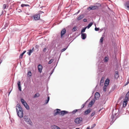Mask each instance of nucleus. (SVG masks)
<instances>
[{
	"label": "nucleus",
	"instance_id": "nucleus-48",
	"mask_svg": "<svg viewBox=\"0 0 129 129\" xmlns=\"http://www.w3.org/2000/svg\"><path fill=\"white\" fill-rule=\"evenodd\" d=\"M62 3H60L59 4V6H58V8L59 9L61 7V6H62Z\"/></svg>",
	"mask_w": 129,
	"mask_h": 129
},
{
	"label": "nucleus",
	"instance_id": "nucleus-40",
	"mask_svg": "<svg viewBox=\"0 0 129 129\" xmlns=\"http://www.w3.org/2000/svg\"><path fill=\"white\" fill-rule=\"evenodd\" d=\"M94 30L95 31H99L100 30L99 28V27H95L94 28Z\"/></svg>",
	"mask_w": 129,
	"mask_h": 129
},
{
	"label": "nucleus",
	"instance_id": "nucleus-23",
	"mask_svg": "<svg viewBox=\"0 0 129 129\" xmlns=\"http://www.w3.org/2000/svg\"><path fill=\"white\" fill-rule=\"evenodd\" d=\"M26 52V51H24L19 56V58L20 59L22 58L23 55Z\"/></svg>",
	"mask_w": 129,
	"mask_h": 129
},
{
	"label": "nucleus",
	"instance_id": "nucleus-19",
	"mask_svg": "<svg viewBox=\"0 0 129 129\" xmlns=\"http://www.w3.org/2000/svg\"><path fill=\"white\" fill-rule=\"evenodd\" d=\"M119 77V73L117 71H115V78L117 79Z\"/></svg>",
	"mask_w": 129,
	"mask_h": 129
},
{
	"label": "nucleus",
	"instance_id": "nucleus-57",
	"mask_svg": "<svg viewBox=\"0 0 129 129\" xmlns=\"http://www.w3.org/2000/svg\"><path fill=\"white\" fill-rule=\"evenodd\" d=\"M19 11H18V12L20 13V12H22V11L21 10L19 9Z\"/></svg>",
	"mask_w": 129,
	"mask_h": 129
},
{
	"label": "nucleus",
	"instance_id": "nucleus-32",
	"mask_svg": "<svg viewBox=\"0 0 129 129\" xmlns=\"http://www.w3.org/2000/svg\"><path fill=\"white\" fill-rule=\"evenodd\" d=\"M77 26H74L72 29V31H75L77 30Z\"/></svg>",
	"mask_w": 129,
	"mask_h": 129
},
{
	"label": "nucleus",
	"instance_id": "nucleus-47",
	"mask_svg": "<svg viewBox=\"0 0 129 129\" xmlns=\"http://www.w3.org/2000/svg\"><path fill=\"white\" fill-rule=\"evenodd\" d=\"M6 7V5L5 4H4L3 5V9H5Z\"/></svg>",
	"mask_w": 129,
	"mask_h": 129
},
{
	"label": "nucleus",
	"instance_id": "nucleus-28",
	"mask_svg": "<svg viewBox=\"0 0 129 129\" xmlns=\"http://www.w3.org/2000/svg\"><path fill=\"white\" fill-rule=\"evenodd\" d=\"M110 80L109 79L107 78L105 80L104 84H106L108 85L109 84Z\"/></svg>",
	"mask_w": 129,
	"mask_h": 129
},
{
	"label": "nucleus",
	"instance_id": "nucleus-13",
	"mask_svg": "<svg viewBox=\"0 0 129 129\" xmlns=\"http://www.w3.org/2000/svg\"><path fill=\"white\" fill-rule=\"evenodd\" d=\"M40 15L39 14L35 15L33 16L34 19L36 20H38L40 19Z\"/></svg>",
	"mask_w": 129,
	"mask_h": 129
},
{
	"label": "nucleus",
	"instance_id": "nucleus-55",
	"mask_svg": "<svg viewBox=\"0 0 129 129\" xmlns=\"http://www.w3.org/2000/svg\"><path fill=\"white\" fill-rule=\"evenodd\" d=\"M104 82L103 81H102V80L101 81V83H100V85L101 86H102V85H101V83H103Z\"/></svg>",
	"mask_w": 129,
	"mask_h": 129
},
{
	"label": "nucleus",
	"instance_id": "nucleus-3",
	"mask_svg": "<svg viewBox=\"0 0 129 129\" xmlns=\"http://www.w3.org/2000/svg\"><path fill=\"white\" fill-rule=\"evenodd\" d=\"M114 111V110L113 111L112 114L111 115V118L110 119V121H111L110 123V124L111 125L113 123V122H114L115 120L118 117H116V118H115L114 116H115L117 114V113H115L114 114V115H113V112Z\"/></svg>",
	"mask_w": 129,
	"mask_h": 129
},
{
	"label": "nucleus",
	"instance_id": "nucleus-8",
	"mask_svg": "<svg viewBox=\"0 0 129 129\" xmlns=\"http://www.w3.org/2000/svg\"><path fill=\"white\" fill-rule=\"evenodd\" d=\"M38 70L40 73L42 72L43 67L42 66L41 64H39L38 66Z\"/></svg>",
	"mask_w": 129,
	"mask_h": 129
},
{
	"label": "nucleus",
	"instance_id": "nucleus-5",
	"mask_svg": "<svg viewBox=\"0 0 129 129\" xmlns=\"http://www.w3.org/2000/svg\"><path fill=\"white\" fill-rule=\"evenodd\" d=\"M23 119H24V120L28 124L31 126L32 125V123L31 120L27 116H24L23 118Z\"/></svg>",
	"mask_w": 129,
	"mask_h": 129
},
{
	"label": "nucleus",
	"instance_id": "nucleus-31",
	"mask_svg": "<svg viewBox=\"0 0 129 129\" xmlns=\"http://www.w3.org/2000/svg\"><path fill=\"white\" fill-rule=\"evenodd\" d=\"M79 110V109H75L71 113L73 114H75L77 112L78 110Z\"/></svg>",
	"mask_w": 129,
	"mask_h": 129
},
{
	"label": "nucleus",
	"instance_id": "nucleus-29",
	"mask_svg": "<svg viewBox=\"0 0 129 129\" xmlns=\"http://www.w3.org/2000/svg\"><path fill=\"white\" fill-rule=\"evenodd\" d=\"M24 106L27 110H28L29 109V106L28 105L27 103H26V104L25 105H24Z\"/></svg>",
	"mask_w": 129,
	"mask_h": 129
},
{
	"label": "nucleus",
	"instance_id": "nucleus-10",
	"mask_svg": "<svg viewBox=\"0 0 129 129\" xmlns=\"http://www.w3.org/2000/svg\"><path fill=\"white\" fill-rule=\"evenodd\" d=\"M69 112L66 110H62L60 111V114L61 116H63L64 115L68 114Z\"/></svg>",
	"mask_w": 129,
	"mask_h": 129
},
{
	"label": "nucleus",
	"instance_id": "nucleus-54",
	"mask_svg": "<svg viewBox=\"0 0 129 129\" xmlns=\"http://www.w3.org/2000/svg\"><path fill=\"white\" fill-rule=\"evenodd\" d=\"M85 105L84 104H83L82 105L81 108V109H83V108H84V107Z\"/></svg>",
	"mask_w": 129,
	"mask_h": 129
},
{
	"label": "nucleus",
	"instance_id": "nucleus-44",
	"mask_svg": "<svg viewBox=\"0 0 129 129\" xmlns=\"http://www.w3.org/2000/svg\"><path fill=\"white\" fill-rule=\"evenodd\" d=\"M95 125H96V124H93L91 126V129H92V128H93L94 127H95Z\"/></svg>",
	"mask_w": 129,
	"mask_h": 129
},
{
	"label": "nucleus",
	"instance_id": "nucleus-43",
	"mask_svg": "<svg viewBox=\"0 0 129 129\" xmlns=\"http://www.w3.org/2000/svg\"><path fill=\"white\" fill-rule=\"evenodd\" d=\"M18 89L20 91H21V86H18Z\"/></svg>",
	"mask_w": 129,
	"mask_h": 129
},
{
	"label": "nucleus",
	"instance_id": "nucleus-25",
	"mask_svg": "<svg viewBox=\"0 0 129 129\" xmlns=\"http://www.w3.org/2000/svg\"><path fill=\"white\" fill-rule=\"evenodd\" d=\"M20 101L22 103L23 105H25V104H26L27 103L26 102L24 101V100L23 99H21Z\"/></svg>",
	"mask_w": 129,
	"mask_h": 129
},
{
	"label": "nucleus",
	"instance_id": "nucleus-50",
	"mask_svg": "<svg viewBox=\"0 0 129 129\" xmlns=\"http://www.w3.org/2000/svg\"><path fill=\"white\" fill-rule=\"evenodd\" d=\"M8 24L7 23H5L4 25V26L6 27L8 26Z\"/></svg>",
	"mask_w": 129,
	"mask_h": 129
},
{
	"label": "nucleus",
	"instance_id": "nucleus-39",
	"mask_svg": "<svg viewBox=\"0 0 129 129\" xmlns=\"http://www.w3.org/2000/svg\"><path fill=\"white\" fill-rule=\"evenodd\" d=\"M104 38L103 37H101L100 40V42L101 43H102L103 41Z\"/></svg>",
	"mask_w": 129,
	"mask_h": 129
},
{
	"label": "nucleus",
	"instance_id": "nucleus-11",
	"mask_svg": "<svg viewBox=\"0 0 129 129\" xmlns=\"http://www.w3.org/2000/svg\"><path fill=\"white\" fill-rule=\"evenodd\" d=\"M100 94L99 93L96 92L95 93L94 96V98L95 100H97L100 97Z\"/></svg>",
	"mask_w": 129,
	"mask_h": 129
},
{
	"label": "nucleus",
	"instance_id": "nucleus-49",
	"mask_svg": "<svg viewBox=\"0 0 129 129\" xmlns=\"http://www.w3.org/2000/svg\"><path fill=\"white\" fill-rule=\"evenodd\" d=\"M18 86H21V82L20 81H18L17 83Z\"/></svg>",
	"mask_w": 129,
	"mask_h": 129
},
{
	"label": "nucleus",
	"instance_id": "nucleus-15",
	"mask_svg": "<svg viewBox=\"0 0 129 129\" xmlns=\"http://www.w3.org/2000/svg\"><path fill=\"white\" fill-rule=\"evenodd\" d=\"M34 50V48L33 47L31 49H30L28 51V52H27V53L30 56L31 55V53L33 52V51Z\"/></svg>",
	"mask_w": 129,
	"mask_h": 129
},
{
	"label": "nucleus",
	"instance_id": "nucleus-21",
	"mask_svg": "<svg viewBox=\"0 0 129 129\" xmlns=\"http://www.w3.org/2000/svg\"><path fill=\"white\" fill-rule=\"evenodd\" d=\"M93 22H90L89 23L88 25L87 26H86V27L88 29H89L92 26L93 24Z\"/></svg>",
	"mask_w": 129,
	"mask_h": 129
},
{
	"label": "nucleus",
	"instance_id": "nucleus-53",
	"mask_svg": "<svg viewBox=\"0 0 129 129\" xmlns=\"http://www.w3.org/2000/svg\"><path fill=\"white\" fill-rule=\"evenodd\" d=\"M44 12L42 11H40L39 13L38 14H39L40 15L42 14V13H43Z\"/></svg>",
	"mask_w": 129,
	"mask_h": 129
},
{
	"label": "nucleus",
	"instance_id": "nucleus-6",
	"mask_svg": "<svg viewBox=\"0 0 129 129\" xmlns=\"http://www.w3.org/2000/svg\"><path fill=\"white\" fill-rule=\"evenodd\" d=\"M83 118L82 117H80L76 118L74 120L75 122L77 124H79L83 121Z\"/></svg>",
	"mask_w": 129,
	"mask_h": 129
},
{
	"label": "nucleus",
	"instance_id": "nucleus-18",
	"mask_svg": "<svg viewBox=\"0 0 129 129\" xmlns=\"http://www.w3.org/2000/svg\"><path fill=\"white\" fill-rule=\"evenodd\" d=\"M125 7H126L129 10V1L126 2L124 4Z\"/></svg>",
	"mask_w": 129,
	"mask_h": 129
},
{
	"label": "nucleus",
	"instance_id": "nucleus-1",
	"mask_svg": "<svg viewBox=\"0 0 129 129\" xmlns=\"http://www.w3.org/2000/svg\"><path fill=\"white\" fill-rule=\"evenodd\" d=\"M17 116L20 118L23 117V113L22 108L20 105L18 104L16 108Z\"/></svg>",
	"mask_w": 129,
	"mask_h": 129
},
{
	"label": "nucleus",
	"instance_id": "nucleus-58",
	"mask_svg": "<svg viewBox=\"0 0 129 129\" xmlns=\"http://www.w3.org/2000/svg\"><path fill=\"white\" fill-rule=\"evenodd\" d=\"M88 100L87 101L84 103V104H85V105L86 104V103L88 102Z\"/></svg>",
	"mask_w": 129,
	"mask_h": 129
},
{
	"label": "nucleus",
	"instance_id": "nucleus-59",
	"mask_svg": "<svg viewBox=\"0 0 129 129\" xmlns=\"http://www.w3.org/2000/svg\"><path fill=\"white\" fill-rule=\"evenodd\" d=\"M56 129H61L59 127L57 126Z\"/></svg>",
	"mask_w": 129,
	"mask_h": 129
},
{
	"label": "nucleus",
	"instance_id": "nucleus-24",
	"mask_svg": "<svg viewBox=\"0 0 129 129\" xmlns=\"http://www.w3.org/2000/svg\"><path fill=\"white\" fill-rule=\"evenodd\" d=\"M50 96H48L47 99L45 100V104H47L48 103L50 100Z\"/></svg>",
	"mask_w": 129,
	"mask_h": 129
},
{
	"label": "nucleus",
	"instance_id": "nucleus-30",
	"mask_svg": "<svg viewBox=\"0 0 129 129\" xmlns=\"http://www.w3.org/2000/svg\"><path fill=\"white\" fill-rule=\"evenodd\" d=\"M21 6L22 7H23L24 6H25V7H27V6L29 7V5H28V4H22L21 5Z\"/></svg>",
	"mask_w": 129,
	"mask_h": 129
},
{
	"label": "nucleus",
	"instance_id": "nucleus-16",
	"mask_svg": "<svg viewBox=\"0 0 129 129\" xmlns=\"http://www.w3.org/2000/svg\"><path fill=\"white\" fill-rule=\"evenodd\" d=\"M91 111V109H89L86 110L84 112V114L87 115L89 114Z\"/></svg>",
	"mask_w": 129,
	"mask_h": 129
},
{
	"label": "nucleus",
	"instance_id": "nucleus-20",
	"mask_svg": "<svg viewBox=\"0 0 129 129\" xmlns=\"http://www.w3.org/2000/svg\"><path fill=\"white\" fill-rule=\"evenodd\" d=\"M129 100L128 97H125L124 99L123 103H127L128 101Z\"/></svg>",
	"mask_w": 129,
	"mask_h": 129
},
{
	"label": "nucleus",
	"instance_id": "nucleus-12",
	"mask_svg": "<svg viewBox=\"0 0 129 129\" xmlns=\"http://www.w3.org/2000/svg\"><path fill=\"white\" fill-rule=\"evenodd\" d=\"M61 55V53H60V55H59V58H58V61H57V63L56 64V66L54 67V69H53L50 72V73H49V74H50V76L51 75L53 74V72H54V69H55V68L56 67V66L57 64V63H58V62L59 61V60L60 58V56Z\"/></svg>",
	"mask_w": 129,
	"mask_h": 129
},
{
	"label": "nucleus",
	"instance_id": "nucleus-36",
	"mask_svg": "<svg viewBox=\"0 0 129 129\" xmlns=\"http://www.w3.org/2000/svg\"><path fill=\"white\" fill-rule=\"evenodd\" d=\"M103 88L104 91L105 92L106 90L107 86H104L103 87Z\"/></svg>",
	"mask_w": 129,
	"mask_h": 129
},
{
	"label": "nucleus",
	"instance_id": "nucleus-62",
	"mask_svg": "<svg viewBox=\"0 0 129 129\" xmlns=\"http://www.w3.org/2000/svg\"><path fill=\"white\" fill-rule=\"evenodd\" d=\"M105 86H107V87L108 86V85H107V84H104V86H105Z\"/></svg>",
	"mask_w": 129,
	"mask_h": 129
},
{
	"label": "nucleus",
	"instance_id": "nucleus-41",
	"mask_svg": "<svg viewBox=\"0 0 129 129\" xmlns=\"http://www.w3.org/2000/svg\"><path fill=\"white\" fill-rule=\"evenodd\" d=\"M95 111H94L93 112H92V113L91 114V117L95 115Z\"/></svg>",
	"mask_w": 129,
	"mask_h": 129
},
{
	"label": "nucleus",
	"instance_id": "nucleus-63",
	"mask_svg": "<svg viewBox=\"0 0 129 129\" xmlns=\"http://www.w3.org/2000/svg\"><path fill=\"white\" fill-rule=\"evenodd\" d=\"M3 11L2 12V14H1V15H0V16H1L3 14Z\"/></svg>",
	"mask_w": 129,
	"mask_h": 129
},
{
	"label": "nucleus",
	"instance_id": "nucleus-14",
	"mask_svg": "<svg viewBox=\"0 0 129 129\" xmlns=\"http://www.w3.org/2000/svg\"><path fill=\"white\" fill-rule=\"evenodd\" d=\"M81 34V38L83 40H85L86 38V33H82Z\"/></svg>",
	"mask_w": 129,
	"mask_h": 129
},
{
	"label": "nucleus",
	"instance_id": "nucleus-34",
	"mask_svg": "<svg viewBox=\"0 0 129 129\" xmlns=\"http://www.w3.org/2000/svg\"><path fill=\"white\" fill-rule=\"evenodd\" d=\"M54 60L53 59H51L48 62V64H49L51 63L54 61Z\"/></svg>",
	"mask_w": 129,
	"mask_h": 129
},
{
	"label": "nucleus",
	"instance_id": "nucleus-26",
	"mask_svg": "<svg viewBox=\"0 0 129 129\" xmlns=\"http://www.w3.org/2000/svg\"><path fill=\"white\" fill-rule=\"evenodd\" d=\"M86 28H87L86 27L82 28L81 30V34L83 33H84L85 31Z\"/></svg>",
	"mask_w": 129,
	"mask_h": 129
},
{
	"label": "nucleus",
	"instance_id": "nucleus-64",
	"mask_svg": "<svg viewBox=\"0 0 129 129\" xmlns=\"http://www.w3.org/2000/svg\"><path fill=\"white\" fill-rule=\"evenodd\" d=\"M103 28H101V30H100L101 31H102L103 30Z\"/></svg>",
	"mask_w": 129,
	"mask_h": 129
},
{
	"label": "nucleus",
	"instance_id": "nucleus-33",
	"mask_svg": "<svg viewBox=\"0 0 129 129\" xmlns=\"http://www.w3.org/2000/svg\"><path fill=\"white\" fill-rule=\"evenodd\" d=\"M108 60L109 59L107 57H105L104 59V61L105 62H107L108 61Z\"/></svg>",
	"mask_w": 129,
	"mask_h": 129
},
{
	"label": "nucleus",
	"instance_id": "nucleus-27",
	"mask_svg": "<svg viewBox=\"0 0 129 129\" xmlns=\"http://www.w3.org/2000/svg\"><path fill=\"white\" fill-rule=\"evenodd\" d=\"M69 45V44L67 47H66L63 48V49H62L61 50V53H62L63 52L65 51L68 48V46Z\"/></svg>",
	"mask_w": 129,
	"mask_h": 129
},
{
	"label": "nucleus",
	"instance_id": "nucleus-46",
	"mask_svg": "<svg viewBox=\"0 0 129 129\" xmlns=\"http://www.w3.org/2000/svg\"><path fill=\"white\" fill-rule=\"evenodd\" d=\"M129 96V91H128L126 93L125 96L128 97V96Z\"/></svg>",
	"mask_w": 129,
	"mask_h": 129
},
{
	"label": "nucleus",
	"instance_id": "nucleus-37",
	"mask_svg": "<svg viewBox=\"0 0 129 129\" xmlns=\"http://www.w3.org/2000/svg\"><path fill=\"white\" fill-rule=\"evenodd\" d=\"M31 73L30 71H29L27 73V75H29V76H31Z\"/></svg>",
	"mask_w": 129,
	"mask_h": 129
},
{
	"label": "nucleus",
	"instance_id": "nucleus-35",
	"mask_svg": "<svg viewBox=\"0 0 129 129\" xmlns=\"http://www.w3.org/2000/svg\"><path fill=\"white\" fill-rule=\"evenodd\" d=\"M39 95L38 93H37L36 94H35L34 95V98H37L38 97Z\"/></svg>",
	"mask_w": 129,
	"mask_h": 129
},
{
	"label": "nucleus",
	"instance_id": "nucleus-51",
	"mask_svg": "<svg viewBox=\"0 0 129 129\" xmlns=\"http://www.w3.org/2000/svg\"><path fill=\"white\" fill-rule=\"evenodd\" d=\"M47 50V49L46 48H44L43 50V51L44 52H45Z\"/></svg>",
	"mask_w": 129,
	"mask_h": 129
},
{
	"label": "nucleus",
	"instance_id": "nucleus-52",
	"mask_svg": "<svg viewBox=\"0 0 129 129\" xmlns=\"http://www.w3.org/2000/svg\"><path fill=\"white\" fill-rule=\"evenodd\" d=\"M83 21L85 22H87V19L86 18L84 19L83 20Z\"/></svg>",
	"mask_w": 129,
	"mask_h": 129
},
{
	"label": "nucleus",
	"instance_id": "nucleus-7",
	"mask_svg": "<svg viewBox=\"0 0 129 129\" xmlns=\"http://www.w3.org/2000/svg\"><path fill=\"white\" fill-rule=\"evenodd\" d=\"M66 32V30L65 28H63L60 33L61 38H62L63 36L65 34Z\"/></svg>",
	"mask_w": 129,
	"mask_h": 129
},
{
	"label": "nucleus",
	"instance_id": "nucleus-17",
	"mask_svg": "<svg viewBox=\"0 0 129 129\" xmlns=\"http://www.w3.org/2000/svg\"><path fill=\"white\" fill-rule=\"evenodd\" d=\"M84 17V15L83 14H82L80 15L77 18V19L78 20H80L82 19Z\"/></svg>",
	"mask_w": 129,
	"mask_h": 129
},
{
	"label": "nucleus",
	"instance_id": "nucleus-2",
	"mask_svg": "<svg viewBox=\"0 0 129 129\" xmlns=\"http://www.w3.org/2000/svg\"><path fill=\"white\" fill-rule=\"evenodd\" d=\"M96 65L98 66V73L99 74L103 72L104 69V66L103 62H98Z\"/></svg>",
	"mask_w": 129,
	"mask_h": 129
},
{
	"label": "nucleus",
	"instance_id": "nucleus-9",
	"mask_svg": "<svg viewBox=\"0 0 129 129\" xmlns=\"http://www.w3.org/2000/svg\"><path fill=\"white\" fill-rule=\"evenodd\" d=\"M56 112L54 114V116H55L58 114L60 115L61 110L59 109H56Z\"/></svg>",
	"mask_w": 129,
	"mask_h": 129
},
{
	"label": "nucleus",
	"instance_id": "nucleus-61",
	"mask_svg": "<svg viewBox=\"0 0 129 129\" xmlns=\"http://www.w3.org/2000/svg\"><path fill=\"white\" fill-rule=\"evenodd\" d=\"M80 12V10L78 11V12L76 13V14H78Z\"/></svg>",
	"mask_w": 129,
	"mask_h": 129
},
{
	"label": "nucleus",
	"instance_id": "nucleus-4",
	"mask_svg": "<svg viewBox=\"0 0 129 129\" xmlns=\"http://www.w3.org/2000/svg\"><path fill=\"white\" fill-rule=\"evenodd\" d=\"M99 6L96 5H92L89 6L87 8V9L89 10H95L98 9L99 8V6H100L101 5L100 3L98 4Z\"/></svg>",
	"mask_w": 129,
	"mask_h": 129
},
{
	"label": "nucleus",
	"instance_id": "nucleus-22",
	"mask_svg": "<svg viewBox=\"0 0 129 129\" xmlns=\"http://www.w3.org/2000/svg\"><path fill=\"white\" fill-rule=\"evenodd\" d=\"M95 100H92L89 103V105H90L91 107L93 104L95 102Z\"/></svg>",
	"mask_w": 129,
	"mask_h": 129
},
{
	"label": "nucleus",
	"instance_id": "nucleus-42",
	"mask_svg": "<svg viewBox=\"0 0 129 129\" xmlns=\"http://www.w3.org/2000/svg\"><path fill=\"white\" fill-rule=\"evenodd\" d=\"M129 83V80L128 79L127 80V82L125 83V84L124 85V86H125L127 85Z\"/></svg>",
	"mask_w": 129,
	"mask_h": 129
},
{
	"label": "nucleus",
	"instance_id": "nucleus-56",
	"mask_svg": "<svg viewBox=\"0 0 129 129\" xmlns=\"http://www.w3.org/2000/svg\"><path fill=\"white\" fill-rule=\"evenodd\" d=\"M6 28V27H5V26H4V27H3L2 28V30H3V29H5Z\"/></svg>",
	"mask_w": 129,
	"mask_h": 129
},
{
	"label": "nucleus",
	"instance_id": "nucleus-45",
	"mask_svg": "<svg viewBox=\"0 0 129 129\" xmlns=\"http://www.w3.org/2000/svg\"><path fill=\"white\" fill-rule=\"evenodd\" d=\"M127 103H123V107H125L127 105Z\"/></svg>",
	"mask_w": 129,
	"mask_h": 129
},
{
	"label": "nucleus",
	"instance_id": "nucleus-60",
	"mask_svg": "<svg viewBox=\"0 0 129 129\" xmlns=\"http://www.w3.org/2000/svg\"><path fill=\"white\" fill-rule=\"evenodd\" d=\"M86 129H90V127L88 126L87 127Z\"/></svg>",
	"mask_w": 129,
	"mask_h": 129
},
{
	"label": "nucleus",
	"instance_id": "nucleus-38",
	"mask_svg": "<svg viewBox=\"0 0 129 129\" xmlns=\"http://www.w3.org/2000/svg\"><path fill=\"white\" fill-rule=\"evenodd\" d=\"M57 126L56 125H54L52 126L51 128L52 129H56Z\"/></svg>",
	"mask_w": 129,
	"mask_h": 129
}]
</instances>
